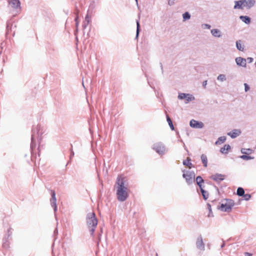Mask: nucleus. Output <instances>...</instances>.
Wrapping results in <instances>:
<instances>
[{"mask_svg": "<svg viewBox=\"0 0 256 256\" xmlns=\"http://www.w3.org/2000/svg\"><path fill=\"white\" fill-rule=\"evenodd\" d=\"M116 188V189L118 200L120 202L126 200L128 197V185L125 184L124 181L120 176H118L117 178Z\"/></svg>", "mask_w": 256, "mask_h": 256, "instance_id": "obj_1", "label": "nucleus"}, {"mask_svg": "<svg viewBox=\"0 0 256 256\" xmlns=\"http://www.w3.org/2000/svg\"><path fill=\"white\" fill-rule=\"evenodd\" d=\"M86 224L90 235L92 236L98 225V220L94 212H90L86 214Z\"/></svg>", "mask_w": 256, "mask_h": 256, "instance_id": "obj_2", "label": "nucleus"}, {"mask_svg": "<svg viewBox=\"0 0 256 256\" xmlns=\"http://www.w3.org/2000/svg\"><path fill=\"white\" fill-rule=\"evenodd\" d=\"M256 4L255 0H240L234 1V9L243 10L244 8L250 9Z\"/></svg>", "mask_w": 256, "mask_h": 256, "instance_id": "obj_3", "label": "nucleus"}, {"mask_svg": "<svg viewBox=\"0 0 256 256\" xmlns=\"http://www.w3.org/2000/svg\"><path fill=\"white\" fill-rule=\"evenodd\" d=\"M40 127L39 126H34L32 129V142L30 148L33 150L34 148L36 146V140H38L39 141L40 135L42 134V132H40Z\"/></svg>", "mask_w": 256, "mask_h": 256, "instance_id": "obj_4", "label": "nucleus"}, {"mask_svg": "<svg viewBox=\"0 0 256 256\" xmlns=\"http://www.w3.org/2000/svg\"><path fill=\"white\" fill-rule=\"evenodd\" d=\"M234 206V202L232 200L225 199L221 201L218 208L222 212H230Z\"/></svg>", "mask_w": 256, "mask_h": 256, "instance_id": "obj_5", "label": "nucleus"}, {"mask_svg": "<svg viewBox=\"0 0 256 256\" xmlns=\"http://www.w3.org/2000/svg\"><path fill=\"white\" fill-rule=\"evenodd\" d=\"M182 172H183L182 176L186 179L188 184H192L194 182L195 174L194 172L185 170H182Z\"/></svg>", "mask_w": 256, "mask_h": 256, "instance_id": "obj_6", "label": "nucleus"}, {"mask_svg": "<svg viewBox=\"0 0 256 256\" xmlns=\"http://www.w3.org/2000/svg\"><path fill=\"white\" fill-rule=\"evenodd\" d=\"M8 2L9 6L15 12V14L13 15V16H14L20 11V0H8Z\"/></svg>", "mask_w": 256, "mask_h": 256, "instance_id": "obj_7", "label": "nucleus"}, {"mask_svg": "<svg viewBox=\"0 0 256 256\" xmlns=\"http://www.w3.org/2000/svg\"><path fill=\"white\" fill-rule=\"evenodd\" d=\"M152 148L160 155L164 154L166 152L164 145L161 142L154 144L152 146Z\"/></svg>", "mask_w": 256, "mask_h": 256, "instance_id": "obj_8", "label": "nucleus"}, {"mask_svg": "<svg viewBox=\"0 0 256 256\" xmlns=\"http://www.w3.org/2000/svg\"><path fill=\"white\" fill-rule=\"evenodd\" d=\"M178 98L179 100H184L186 104L195 99L192 94L186 93H179Z\"/></svg>", "mask_w": 256, "mask_h": 256, "instance_id": "obj_9", "label": "nucleus"}, {"mask_svg": "<svg viewBox=\"0 0 256 256\" xmlns=\"http://www.w3.org/2000/svg\"><path fill=\"white\" fill-rule=\"evenodd\" d=\"M196 248L201 252L205 250V244L202 236H199L196 240Z\"/></svg>", "mask_w": 256, "mask_h": 256, "instance_id": "obj_10", "label": "nucleus"}, {"mask_svg": "<svg viewBox=\"0 0 256 256\" xmlns=\"http://www.w3.org/2000/svg\"><path fill=\"white\" fill-rule=\"evenodd\" d=\"M190 126L194 128H202L204 124L202 122L196 121L194 120H192L190 122Z\"/></svg>", "mask_w": 256, "mask_h": 256, "instance_id": "obj_11", "label": "nucleus"}, {"mask_svg": "<svg viewBox=\"0 0 256 256\" xmlns=\"http://www.w3.org/2000/svg\"><path fill=\"white\" fill-rule=\"evenodd\" d=\"M236 64L240 66L246 67V60L242 57H237L235 59Z\"/></svg>", "mask_w": 256, "mask_h": 256, "instance_id": "obj_12", "label": "nucleus"}, {"mask_svg": "<svg viewBox=\"0 0 256 256\" xmlns=\"http://www.w3.org/2000/svg\"><path fill=\"white\" fill-rule=\"evenodd\" d=\"M241 134V131L238 129H235L232 132H228L227 134L230 136L232 138H234L239 136Z\"/></svg>", "mask_w": 256, "mask_h": 256, "instance_id": "obj_13", "label": "nucleus"}, {"mask_svg": "<svg viewBox=\"0 0 256 256\" xmlns=\"http://www.w3.org/2000/svg\"><path fill=\"white\" fill-rule=\"evenodd\" d=\"M56 194L54 192H52V198L50 199V203L52 206L54 208V212L56 210Z\"/></svg>", "mask_w": 256, "mask_h": 256, "instance_id": "obj_14", "label": "nucleus"}, {"mask_svg": "<svg viewBox=\"0 0 256 256\" xmlns=\"http://www.w3.org/2000/svg\"><path fill=\"white\" fill-rule=\"evenodd\" d=\"M210 33L212 36L215 38H220L222 36V32L218 28H213L211 30Z\"/></svg>", "mask_w": 256, "mask_h": 256, "instance_id": "obj_15", "label": "nucleus"}, {"mask_svg": "<svg viewBox=\"0 0 256 256\" xmlns=\"http://www.w3.org/2000/svg\"><path fill=\"white\" fill-rule=\"evenodd\" d=\"M210 178L216 182H220L224 179V176L222 174H216L212 175Z\"/></svg>", "mask_w": 256, "mask_h": 256, "instance_id": "obj_16", "label": "nucleus"}, {"mask_svg": "<svg viewBox=\"0 0 256 256\" xmlns=\"http://www.w3.org/2000/svg\"><path fill=\"white\" fill-rule=\"evenodd\" d=\"M240 18L241 20L247 24H250L251 22V18L246 16H240Z\"/></svg>", "mask_w": 256, "mask_h": 256, "instance_id": "obj_17", "label": "nucleus"}, {"mask_svg": "<svg viewBox=\"0 0 256 256\" xmlns=\"http://www.w3.org/2000/svg\"><path fill=\"white\" fill-rule=\"evenodd\" d=\"M191 160L190 158H188L186 160L183 161V164L188 166L189 168H191L192 166V164L190 162Z\"/></svg>", "mask_w": 256, "mask_h": 256, "instance_id": "obj_18", "label": "nucleus"}, {"mask_svg": "<svg viewBox=\"0 0 256 256\" xmlns=\"http://www.w3.org/2000/svg\"><path fill=\"white\" fill-rule=\"evenodd\" d=\"M226 137L225 136H220L218 138V140L216 142V145H220L224 143L226 140Z\"/></svg>", "mask_w": 256, "mask_h": 256, "instance_id": "obj_19", "label": "nucleus"}, {"mask_svg": "<svg viewBox=\"0 0 256 256\" xmlns=\"http://www.w3.org/2000/svg\"><path fill=\"white\" fill-rule=\"evenodd\" d=\"M201 160L202 162V164L204 167H207L208 166V159L206 155L202 154L201 156Z\"/></svg>", "mask_w": 256, "mask_h": 256, "instance_id": "obj_20", "label": "nucleus"}, {"mask_svg": "<svg viewBox=\"0 0 256 256\" xmlns=\"http://www.w3.org/2000/svg\"><path fill=\"white\" fill-rule=\"evenodd\" d=\"M230 148V145L225 144L223 148H221L220 151L222 154H227Z\"/></svg>", "mask_w": 256, "mask_h": 256, "instance_id": "obj_21", "label": "nucleus"}, {"mask_svg": "<svg viewBox=\"0 0 256 256\" xmlns=\"http://www.w3.org/2000/svg\"><path fill=\"white\" fill-rule=\"evenodd\" d=\"M90 22V18L88 15L87 14L85 17V20L83 22L82 27L84 28H86Z\"/></svg>", "mask_w": 256, "mask_h": 256, "instance_id": "obj_22", "label": "nucleus"}, {"mask_svg": "<svg viewBox=\"0 0 256 256\" xmlns=\"http://www.w3.org/2000/svg\"><path fill=\"white\" fill-rule=\"evenodd\" d=\"M252 152H253L252 150L250 149V148H242L241 149V152L244 154L248 155L250 154H251Z\"/></svg>", "mask_w": 256, "mask_h": 256, "instance_id": "obj_23", "label": "nucleus"}, {"mask_svg": "<svg viewBox=\"0 0 256 256\" xmlns=\"http://www.w3.org/2000/svg\"><path fill=\"white\" fill-rule=\"evenodd\" d=\"M196 182L197 184L199 186L200 188H202V183L204 182V180L200 176H197L196 178Z\"/></svg>", "mask_w": 256, "mask_h": 256, "instance_id": "obj_24", "label": "nucleus"}, {"mask_svg": "<svg viewBox=\"0 0 256 256\" xmlns=\"http://www.w3.org/2000/svg\"><path fill=\"white\" fill-rule=\"evenodd\" d=\"M236 46L237 48L240 51H243L244 50V46L241 43V42L240 40L237 41L236 42Z\"/></svg>", "mask_w": 256, "mask_h": 256, "instance_id": "obj_25", "label": "nucleus"}, {"mask_svg": "<svg viewBox=\"0 0 256 256\" xmlns=\"http://www.w3.org/2000/svg\"><path fill=\"white\" fill-rule=\"evenodd\" d=\"M217 80L220 82H224L226 80V76L224 74H220L217 77Z\"/></svg>", "mask_w": 256, "mask_h": 256, "instance_id": "obj_26", "label": "nucleus"}, {"mask_svg": "<svg viewBox=\"0 0 256 256\" xmlns=\"http://www.w3.org/2000/svg\"><path fill=\"white\" fill-rule=\"evenodd\" d=\"M200 192L202 194V196L204 200H206L208 196V194L207 192L205 191L202 188H200Z\"/></svg>", "mask_w": 256, "mask_h": 256, "instance_id": "obj_27", "label": "nucleus"}, {"mask_svg": "<svg viewBox=\"0 0 256 256\" xmlns=\"http://www.w3.org/2000/svg\"><path fill=\"white\" fill-rule=\"evenodd\" d=\"M236 194L239 196H243L244 194V190L242 188H238L237 190Z\"/></svg>", "mask_w": 256, "mask_h": 256, "instance_id": "obj_28", "label": "nucleus"}, {"mask_svg": "<svg viewBox=\"0 0 256 256\" xmlns=\"http://www.w3.org/2000/svg\"><path fill=\"white\" fill-rule=\"evenodd\" d=\"M240 158L244 160H252L254 158L253 157H252L250 156H246V154H243L242 156H240Z\"/></svg>", "mask_w": 256, "mask_h": 256, "instance_id": "obj_29", "label": "nucleus"}, {"mask_svg": "<svg viewBox=\"0 0 256 256\" xmlns=\"http://www.w3.org/2000/svg\"><path fill=\"white\" fill-rule=\"evenodd\" d=\"M184 20H186L190 18V15L188 12H186L182 14Z\"/></svg>", "mask_w": 256, "mask_h": 256, "instance_id": "obj_30", "label": "nucleus"}, {"mask_svg": "<svg viewBox=\"0 0 256 256\" xmlns=\"http://www.w3.org/2000/svg\"><path fill=\"white\" fill-rule=\"evenodd\" d=\"M166 120H167V121L168 123V124L170 126V127L171 129L172 130H174V126L172 124V120H170V118L168 116H166Z\"/></svg>", "mask_w": 256, "mask_h": 256, "instance_id": "obj_31", "label": "nucleus"}, {"mask_svg": "<svg viewBox=\"0 0 256 256\" xmlns=\"http://www.w3.org/2000/svg\"><path fill=\"white\" fill-rule=\"evenodd\" d=\"M6 29H7L8 32H9L10 31L12 30V24H11L10 22H8L7 26H6Z\"/></svg>", "mask_w": 256, "mask_h": 256, "instance_id": "obj_32", "label": "nucleus"}, {"mask_svg": "<svg viewBox=\"0 0 256 256\" xmlns=\"http://www.w3.org/2000/svg\"><path fill=\"white\" fill-rule=\"evenodd\" d=\"M201 26L203 29H210L211 28V26L207 24H203Z\"/></svg>", "mask_w": 256, "mask_h": 256, "instance_id": "obj_33", "label": "nucleus"}, {"mask_svg": "<svg viewBox=\"0 0 256 256\" xmlns=\"http://www.w3.org/2000/svg\"><path fill=\"white\" fill-rule=\"evenodd\" d=\"M136 38H138V36L139 32H140V24L138 21L136 22Z\"/></svg>", "mask_w": 256, "mask_h": 256, "instance_id": "obj_34", "label": "nucleus"}, {"mask_svg": "<svg viewBox=\"0 0 256 256\" xmlns=\"http://www.w3.org/2000/svg\"><path fill=\"white\" fill-rule=\"evenodd\" d=\"M5 240V242H3V247H4V248H7L9 246V244L6 240Z\"/></svg>", "mask_w": 256, "mask_h": 256, "instance_id": "obj_35", "label": "nucleus"}, {"mask_svg": "<svg viewBox=\"0 0 256 256\" xmlns=\"http://www.w3.org/2000/svg\"><path fill=\"white\" fill-rule=\"evenodd\" d=\"M244 90L246 92L250 90V86L246 84H244Z\"/></svg>", "mask_w": 256, "mask_h": 256, "instance_id": "obj_36", "label": "nucleus"}, {"mask_svg": "<svg viewBox=\"0 0 256 256\" xmlns=\"http://www.w3.org/2000/svg\"><path fill=\"white\" fill-rule=\"evenodd\" d=\"M243 196L246 200H248L250 198V196L249 194H244Z\"/></svg>", "mask_w": 256, "mask_h": 256, "instance_id": "obj_37", "label": "nucleus"}, {"mask_svg": "<svg viewBox=\"0 0 256 256\" xmlns=\"http://www.w3.org/2000/svg\"><path fill=\"white\" fill-rule=\"evenodd\" d=\"M174 3V0H168V4L170 6H172Z\"/></svg>", "mask_w": 256, "mask_h": 256, "instance_id": "obj_38", "label": "nucleus"}, {"mask_svg": "<svg viewBox=\"0 0 256 256\" xmlns=\"http://www.w3.org/2000/svg\"><path fill=\"white\" fill-rule=\"evenodd\" d=\"M247 60H248V62L249 63L252 62L253 61V58H247Z\"/></svg>", "mask_w": 256, "mask_h": 256, "instance_id": "obj_39", "label": "nucleus"}, {"mask_svg": "<svg viewBox=\"0 0 256 256\" xmlns=\"http://www.w3.org/2000/svg\"><path fill=\"white\" fill-rule=\"evenodd\" d=\"M75 21H76V27L78 28V18H75Z\"/></svg>", "mask_w": 256, "mask_h": 256, "instance_id": "obj_40", "label": "nucleus"}, {"mask_svg": "<svg viewBox=\"0 0 256 256\" xmlns=\"http://www.w3.org/2000/svg\"><path fill=\"white\" fill-rule=\"evenodd\" d=\"M207 206H208V208L209 211H210V212H212L211 206L210 204H208Z\"/></svg>", "mask_w": 256, "mask_h": 256, "instance_id": "obj_41", "label": "nucleus"}, {"mask_svg": "<svg viewBox=\"0 0 256 256\" xmlns=\"http://www.w3.org/2000/svg\"><path fill=\"white\" fill-rule=\"evenodd\" d=\"M207 84V81L206 80H205L203 82V84H202V85L204 87H205L206 86V85Z\"/></svg>", "mask_w": 256, "mask_h": 256, "instance_id": "obj_42", "label": "nucleus"}, {"mask_svg": "<svg viewBox=\"0 0 256 256\" xmlns=\"http://www.w3.org/2000/svg\"><path fill=\"white\" fill-rule=\"evenodd\" d=\"M74 156V152L73 151L71 152V154L70 156V158H71Z\"/></svg>", "mask_w": 256, "mask_h": 256, "instance_id": "obj_43", "label": "nucleus"}, {"mask_svg": "<svg viewBox=\"0 0 256 256\" xmlns=\"http://www.w3.org/2000/svg\"><path fill=\"white\" fill-rule=\"evenodd\" d=\"M212 212H210V211H209V214H208V217H210V216H212Z\"/></svg>", "mask_w": 256, "mask_h": 256, "instance_id": "obj_44", "label": "nucleus"}, {"mask_svg": "<svg viewBox=\"0 0 256 256\" xmlns=\"http://www.w3.org/2000/svg\"><path fill=\"white\" fill-rule=\"evenodd\" d=\"M224 245H225V244H224V242L223 244L221 246V248H224Z\"/></svg>", "mask_w": 256, "mask_h": 256, "instance_id": "obj_45", "label": "nucleus"}, {"mask_svg": "<svg viewBox=\"0 0 256 256\" xmlns=\"http://www.w3.org/2000/svg\"><path fill=\"white\" fill-rule=\"evenodd\" d=\"M57 232V230H54V232Z\"/></svg>", "mask_w": 256, "mask_h": 256, "instance_id": "obj_46", "label": "nucleus"}, {"mask_svg": "<svg viewBox=\"0 0 256 256\" xmlns=\"http://www.w3.org/2000/svg\"><path fill=\"white\" fill-rule=\"evenodd\" d=\"M137 2V0H136Z\"/></svg>", "mask_w": 256, "mask_h": 256, "instance_id": "obj_47", "label": "nucleus"}]
</instances>
